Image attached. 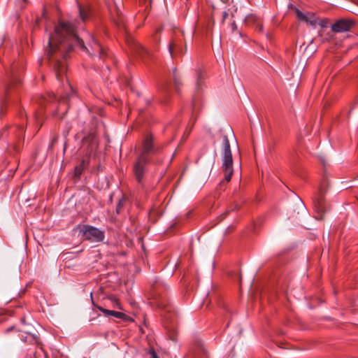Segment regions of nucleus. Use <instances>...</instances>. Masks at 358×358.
I'll list each match as a JSON object with an SVG mask.
<instances>
[{
  "label": "nucleus",
  "mask_w": 358,
  "mask_h": 358,
  "mask_svg": "<svg viewBox=\"0 0 358 358\" xmlns=\"http://www.w3.org/2000/svg\"><path fill=\"white\" fill-rule=\"evenodd\" d=\"M78 10L80 19L83 22H85L90 15V7L87 5L83 6L81 4H78Z\"/></svg>",
  "instance_id": "15"
},
{
  "label": "nucleus",
  "mask_w": 358,
  "mask_h": 358,
  "mask_svg": "<svg viewBox=\"0 0 358 358\" xmlns=\"http://www.w3.org/2000/svg\"><path fill=\"white\" fill-rule=\"evenodd\" d=\"M74 196H77V199L83 196V199H86L87 201L91 199L90 191L88 189H80L76 194H74Z\"/></svg>",
  "instance_id": "19"
},
{
  "label": "nucleus",
  "mask_w": 358,
  "mask_h": 358,
  "mask_svg": "<svg viewBox=\"0 0 358 358\" xmlns=\"http://www.w3.org/2000/svg\"><path fill=\"white\" fill-rule=\"evenodd\" d=\"M173 80H174V85L176 90L178 92L180 91V87L181 86L182 83L180 81V78L177 74L176 69H175L173 72Z\"/></svg>",
  "instance_id": "20"
},
{
  "label": "nucleus",
  "mask_w": 358,
  "mask_h": 358,
  "mask_svg": "<svg viewBox=\"0 0 358 358\" xmlns=\"http://www.w3.org/2000/svg\"><path fill=\"white\" fill-rule=\"evenodd\" d=\"M327 193V188L321 186L317 192V197L316 201H322L325 199V194Z\"/></svg>",
  "instance_id": "21"
},
{
  "label": "nucleus",
  "mask_w": 358,
  "mask_h": 358,
  "mask_svg": "<svg viewBox=\"0 0 358 358\" xmlns=\"http://www.w3.org/2000/svg\"><path fill=\"white\" fill-rule=\"evenodd\" d=\"M134 50L145 63L148 62L153 58V53L151 51L145 48L140 43L134 44Z\"/></svg>",
  "instance_id": "11"
},
{
  "label": "nucleus",
  "mask_w": 358,
  "mask_h": 358,
  "mask_svg": "<svg viewBox=\"0 0 358 358\" xmlns=\"http://www.w3.org/2000/svg\"><path fill=\"white\" fill-rule=\"evenodd\" d=\"M222 145L223 152L222 169L224 173V180L226 182H229L231 180V176L234 173V168L231 146L229 138L226 135L223 136L222 137Z\"/></svg>",
  "instance_id": "2"
},
{
  "label": "nucleus",
  "mask_w": 358,
  "mask_h": 358,
  "mask_svg": "<svg viewBox=\"0 0 358 358\" xmlns=\"http://www.w3.org/2000/svg\"><path fill=\"white\" fill-rule=\"evenodd\" d=\"M89 164V162L85 159H82L80 163L77 165L74 169V173H73V179L76 181H78L80 179V176L85 169L87 167Z\"/></svg>",
  "instance_id": "13"
},
{
  "label": "nucleus",
  "mask_w": 358,
  "mask_h": 358,
  "mask_svg": "<svg viewBox=\"0 0 358 358\" xmlns=\"http://www.w3.org/2000/svg\"><path fill=\"white\" fill-rule=\"evenodd\" d=\"M152 358H158L155 352H152Z\"/></svg>",
  "instance_id": "33"
},
{
  "label": "nucleus",
  "mask_w": 358,
  "mask_h": 358,
  "mask_svg": "<svg viewBox=\"0 0 358 358\" xmlns=\"http://www.w3.org/2000/svg\"><path fill=\"white\" fill-rule=\"evenodd\" d=\"M184 37L182 33L175 34L169 45V50L172 57L183 55L186 48L183 50Z\"/></svg>",
  "instance_id": "6"
},
{
  "label": "nucleus",
  "mask_w": 358,
  "mask_h": 358,
  "mask_svg": "<svg viewBox=\"0 0 358 358\" xmlns=\"http://www.w3.org/2000/svg\"><path fill=\"white\" fill-rule=\"evenodd\" d=\"M78 229L79 230V235L81 236L83 240L90 242H100L104 238V232L94 227L85 224L78 226Z\"/></svg>",
  "instance_id": "4"
},
{
  "label": "nucleus",
  "mask_w": 358,
  "mask_h": 358,
  "mask_svg": "<svg viewBox=\"0 0 358 358\" xmlns=\"http://www.w3.org/2000/svg\"><path fill=\"white\" fill-rule=\"evenodd\" d=\"M13 329V327H10V328L7 329V330H6V331H11Z\"/></svg>",
  "instance_id": "35"
},
{
  "label": "nucleus",
  "mask_w": 358,
  "mask_h": 358,
  "mask_svg": "<svg viewBox=\"0 0 358 358\" xmlns=\"http://www.w3.org/2000/svg\"><path fill=\"white\" fill-rule=\"evenodd\" d=\"M98 308L102 313H103L106 316L113 315V316H114L117 318H120V319H124L127 317L124 313H121V312H117V311H115V310H109L105 309L102 307H98Z\"/></svg>",
  "instance_id": "16"
},
{
  "label": "nucleus",
  "mask_w": 358,
  "mask_h": 358,
  "mask_svg": "<svg viewBox=\"0 0 358 358\" xmlns=\"http://www.w3.org/2000/svg\"><path fill=\"white\" fill-rule=\"evenodd\" d=\"M296 19L300 22H304L309 24L310 27L315 28L317 25L318 17L314 13L308 12L303 13L299 8H294Z\"/></svg>",
  "instance_id": "8"
},
{
  "label": "nucleus",
  "mask_w": 358,
  "mask_h": 358,
  "mask_svg": "<svg viewBox=\"0 0 358 358\" xmlns=\"http://www.w3.org/2000/svg\"><path fill=\"white\" fill-rule=\"evenodd\" d=\"M65 101V99L64 97H61V99H59V102H64Z\"/></svg>",
  "instance_id": "34"
},
{
  "label": "nucleus",
  "mask_w": 358,
  "mask_h": 358,
  "mask_svg": "<svg viewBox=\"0 0 358 358\" xmlns=\"http://www.w3.org/2000/svg\"><path fill=\"white\" fill-rule=\"evenodd\" d=\"M96 131L92 129L87 135L85 136L82 139L83 146H87L90 152L96 148Z\"/></svg>",
  "instance_id": "12"
},
{
  "label": "nucleus",
  "mask_w": 358,
  "mask_h": 358,
  "mask_svg": "<svg viewBox=\"0 0 358 358\" xmlns=\"http://www.w3.org/2000/svg\"><path fill=\"white\" fill-rule=\"evenodd\" d=\"M56 99V96L55 94L53 93H48L45 97H41V100L39 103V104L43 106V105H46L48 103H50L53 101H55Z\"/></svg>",
  "instance_id": "17"
},
{
  "label": "nucleus",
  "mask_w": 358,
  "mask_h": 358,
  "mask_svg": "<svg viewBox=\"0 0 358 358\" xmlns=\"http://www.w3.org/2000/svg\"><path fill=\"white\" fill-rule=\"evenodd\" d=\"M355 22L350 19L343 18L334 23L331 28L334 33H342L350 31L355 27Z\"/></svg>",
  "instance_id": "7"
},
{
  "label": "nucleus",
  "mask_w": 358,
  "mask_h": 358,
  "mask_svg": "<svg viewBox=\"0 0 358 358\" xmlns=\"http://www.w3.org/2000/svg\"><path fill=\"white\" fill-rule=\"evenodd\" d=\"M162 152V146L156 144L152 134H147L141 143V150L138 157L152 160L151 157L159 155Z\"/></svg>",
  "instance_id": "3"
},
{
  "label": "nucleus",
  "mask_w": 358,
  "mask_h": 358,
  "mask_svg": "<svg viewBox=\"0 0 358 358\" xmlns=\"http://www.w3.org/2000/svg\"><path fill=\"white\" fill-rule=\"evenodd\" d=\"M357 201H358V199H357Z\"/></svg>",
  "instance_id": "38"
},
{
  "label": "nucleus",
  "mask_w": 358,
  "mask_h": 358,
  "mask_svg": "<svg viewBox=\"0 0 358 358\" xmlns=\"http://www.w3.org/2000/svg\"><path fill=\"white\" fill-rule=\"evenodd\" d=\"M21 322H22V324H24V323H25V320H24V318H22V319H21Z\"/></svg>",
  "instance_id": "36"
},
{
  "label": "nucleus",
  "mask_w": 358,
  "mask_h": 358,
  "mask_svg": "<svg viewBox=\"0 0 358 358\" xmlns=\"http://www.w3.org/2000/svg\"><path fill=\"white\" fill-rule=\"evenodd\" d=\"M27 341H29V342H34L35 344L39 346L40 350L42 352H43V348L41 347L42 344L40 342L39 338L36 336L34 334H29V336L25 338L24 341L27 342Z\"/></svg>",
  "instance_id": "18"
},
{
  "label": "nucleus",
  "mask_w": 358,
  "mask_h": 358,
  "mask_svg": "<svg viewBox=\"0 0 358 358\" xmlns=\"http://www.w3.org/2000/svg\"><path fill=\"white\" fill-rule=\"evenodd\" d=\"M158 306H162H162H164V305H162V304H158Z\"/></svg>",
  "instance_id": "37"
},
{
  "label": "nucleus",
  "mask_w": 358,
  "mask_h": 358,
  "mask_svg": "<svg viewBox=\"0 0 358 358\" xmlns=\"http://www.w3.org/2000/svg\"><path fill=\"white\" fill-rule=\"evenodd\" d=\"M289 193L292 195V196H294L296 198H292L293 200H300L301 201V199L300 197H299L297 195L295 194V193L294 192H292V190L289 189Z\"/></svg>",
  "instance_id": "30"
},
{
  "label": "nucleus",
  "mask_w": 358,
  "mask_h": 358,
  "mask_svg": "<svg viewBox=\"0 0 358 358\" xmlns=\"http://www.w3.org/2000/svg\"><path fill=\"white\" fill-rule=\"evenodd\" d=\"M230 27H231L232 32H234V31H237V25H236V22L234 21H233L230 24Z\"/></svg>",
  "instance_id": "29"
},
{
  "label": "nucleus",
  "mask_w": 358,
  "mask_h": 358,
  "mask_svg": "<svg viewBox=\"0 0 358 358\" xmlns=\"http://www.w3.org/2000/svg\"><path fill=\"white\" fill-rule=\"evenodd\" d=\"M228 16H229V13H228L227 11H224L222 13V24L225 22V20H227Z\"/></svg>",
  "instance_id": "28"
},
{
  "label": "nucleus",
  "mask_w": 358,
  "mask_h": 358,
  "mask_svg": "<svg viewBox=\"0 0 358 358\" xmlns=\"http://www.w3.org/2000/svg\"><path fill=\"white\" fill-rule=\"evenodd\" d=\"M20 83V80H14V81H12V83L9 85V86L6 88V93L8 94L9 93V90H10V87L14 86V85H19Z\"/></svg>",
  "instance_id": "25"
},
{
  "label": "nucleus",
  "mask_w": 358,
  "mask_h": 358,
  "mask_svg": "<svg viewBox=\"0 0 358 358\" xmlns=\"http://www.w3.org/2000/svg\"><path fill=\"white\" fill-rule=\"evenodd\" d=\"M150 160L147 158L138 157L134 164V173L135 178L138 184L143 185L144 178L148 172L147 166L150 163Z\"/></svg>",
  "instance_id": "5"
},
{
  "label": "nucleus",
  "mask_w": 358,
  "mask_h": 358,
  "mask_svg": "<svg viewBox=\"0 0 358 358\" xmlns=\"http://www.w3.org/2000/svg\"><path fill=\"white\" fill-rule=\"evenodd\" d=\"M57 137H54L52 140H51V142H50V148H52L55 143L57 142Z\"/></svg>",
  "instance_id": "31"
},
{
  "label": "nucleus",
  "mask_w": 358,
  "mask_h": 358,
  "mask_svg": "<svg viewBox=\"0 0 358 358\" xmlns=\"http://www.w3.org/2000/svg\"><path fill=\"white\" fill-rule=\"evenodd\" d=\"M313 208L316 213L315 218L317 220L322 219L324 213L326 212L325 203H313Z\"/></svg>",
  "instance_id": "14"
},
{
  "label": "nucleus",
  "mask_w": 358,
  "mask_h": 358,
  "mask_svg": "<svg viewBox=\"0 0 358 358\" xmlns=\"http://www.w3.org/2000/svg\"><path fill=\"white\" fill-rule=\"evenodd\" d=\"M161 31H162V28H160V27L157 28L156 29L155 34L153 35V38H154L155 41H157L158 40L157 35L160 34Z\"/></svg>",
  "instance_id": "27"
},
{
  "label": "nucleus",
  "mask_w": 358,
  "mask_h": 358,
  "mask_svg": "<svg viewBox=\"0 0 358 358\" xmlns=\"http://www.w3.org/2000/svg\"><path fill=\"white\" fill-rule=\"evenodd\" d=\"M122 206V203H118V205H117V211L118 213H119Z\"/></svg>",
  "instance_id": "32"
},
{
  "label": "nucleus",
  "mask_w": 358,
  "mask_h": 358,
  "mask_svg": "<svg viewBox=\"0 0 358 358\" xmlns=\"http://www.w3.org/2000/svg\"><path fill=\"white\" fill-rule=\"evenodd\" d=\"M317 22V25H320L322 28L327 27L329 23V20L327 18L320 19L318 17Z\"/></svg>",
  "instance_id": "24"
},
{
  "label": "nucleus",
  "mask_w": 358,
  "mask_h": 358,
  "mask_svg": "<svg viewBox=\"0 0 358 358\" xmlns=\"http://www.w3.org/2000/svg\"><path fill=\"white\" fill-rule=\"evenodd\" d=\"M94 49L97 50L99 58H105V57L106 56V53L99 43L94 42Z\"/></svg>",
  "instance_id": "22"
},
{
  "label": "nucleus",
  "mask_w": 358,
  "mask_h": 358,
  "mask_svg": "<svg viewBox=\"0 0 358 358\" xmlns=\"http://www.w3.org/2000/svg\"><path fill=\"white\" fill-rule=\"evenodd\" d=\"M35 118H36L37 124H39L40 127H41L43 124V112L42 108L39 109L38 110H37L35 113Z\"/></svg>",
  "instance_id": "23"
},
{
  "label": "nucleus",
  "mask_w": 358,
  "mask_h": 358,
  "mask_svg": "<svg viewBox=\"0 0 358 358\" xmlns=\"http://www.w3.org/2000/svg\"><path fill=\"white\" fill-rule=\"evenodd\" d=\"M76 47L87 50L84 41L77 34L75 24L70 22L59 21L54 34L49 37L47 56L59 81L62 80L66 71V57Z\"/></svg>",
  "instance_id": "1"
},
{
  "label": "nucleus",
  "mask_w": 358,
  "mask_h": 358,
  "mask_svg": "<svg viewBox=\"0 0 358 358\" xmlns=\"http://www.w3.org/2000/svg\"><path fill=\"white\" fill-rule=\"evenodd\" d=\"M244 23L247 27H253L260 33L263 32L262 20L256 14H248L245 18Z\"/></svg>",
  "instance_id": "9"
},
{
  "label": "nucleus",
  "mask_w": 358,
  "mask_h": 358,
  "mask_svg": "<svg viewBox=\"0 0 358 358\" xmlns=\"http://www.w3.org/2000/svg\"><path fill=\"white\" fill-rule=\"evenodd\" d=\"M108 7L111 19L114 23L119 27H123L124 17L120 10L117 8L116 3H113L112 5L110 4Z\"/></svg>",
  "instance_id": "10"
},
{
  "label": "nucleus",
  "mask_w": 358,
  "mask_h": 358,
  "mask_svg": "<svg viewBox=\"0 0 358 358\" xmlns=\"http://www.w3.org/2000/svg\"><path fill=\"white\" fill-rule=\"evenodd\" d=\"M25 193V190L22 189L19 193V195L20 196H22V199H24L23 197V195ZM35 199V196H33V197H29V198H24V201L26 202H28L30 200H32V199Z\"/></svg>",
  "instance_id": "26"
}]
</instances>
